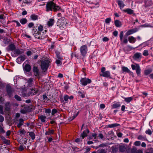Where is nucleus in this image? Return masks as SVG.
Segmentation results:
<instances>
[{"instance_id":"42","label":"nucleus","mask_w":153,"mask_h":153,"mask_svg":"<svg viewBox=\"0 0 153 153\" xmlns=\"http://www.w3.org/2000/svg\"><path fill=\"white\" fill-rule=\"evenodd\" d=\"M124 99L125 100L126 102L128 103L132 100L133 98L132 97H129L125 98Z\"/></svg>"},{"instance_id":"32","label":"nucleus","mask_w":153,"mask_h":153,"mask_svg":"<svg viewBox=\"0 0 153 153\" xmlns=\"http://www.w3.org/2000/svg\"><path fill=\"white\" fill-rule=\"evenodd\" d=\"M37 90L36 89H32L30 91V94L31 95H34L36 94Z\"/></svg>"},{"instance_id":"1","label":"nucleus","mask_w":153,"mask_h":153,"mask_svg":"<svg viewBox=\"0 0 153 153\" xmlns=\"http://www.w3.org/2000/svg\"><path fill=\"white\" fill-rule=\"evenodd\" d=\"M46 10L47 12L52 11L53 10L54 11L60 10L63 12L64 11V10L52 1L48 2L46 4Z\"/></svg>"},{"instance_id":"23","label":"nucleus","mask_w":153,"mask_h":153,"mask_svg":"<svg viewBox=\"0 0 153 153\" xmlns=\"http://www.w3.org/2000/svg\"><path fill=\"white\" fill-rule=\"evenodd\" d=\"M114 24L117 27H120L122 26L121 22L119 20H116L114 21Z\"/></svg>"},{"instance_id":"53","label":"nucleus","mask_w":153,"mask_h":153,"mask_svg":"<svg viewBox=\"0 0 153 153\" xmlns=\"http://www.w3.org/2000/svg\"><path fill=\"white\" fill-rule=\"evenodd\" d=\"M20 112L21 113L25 114L27 113V111L25 108L21 110Z\"/></svg>"},{"instance_id":"3","label":"nucleus","mask_w":153,"mask_h":153,"mask_svg":"<svg viewBox=\"0 0 153 153\" xmlns=\"http://www.w3.org/2000/svg\"><path fill=\"white\" fill-rule=\"evenodd\" d=\"M50 62L48 60H42L41 62V68L44 73L46 71L49 67Z\"/></svg>"},{"instance_id":"13","label":"nucleus","mask_w":153,"mask_h":153,"mask_svg":"<svg viewBox=\"0 0 153 153\" xmlns=\"http://www.w3.org/2000/svg\"><path fill=\"white\" fill-rule=\"evenodd\" d=\"M23 66L25 72H29L30 71L31 68L29 65L26 64L25 65H23Z\"/></svg>"},{"instance_id":"41","label":"nucleus","mask_w":153,"mask_h":153,"mask_svg":"<svg viewBox=\"0 0 153 153\" xmlns=\"http://www.w3.org/2000/svg\"><path fill=\"white\" fill-rule=\"evenodd\" d=\"M18 58H19L20 60L22 61V62L26 59V56L25 55H21Z\"/></svg>"},{"instance_id":"15","label":"nucleus","mask_w":153,"mask_h":153,"mask_svg":"<svg viewBox=\"0 0 153 153\" xmlns=\"http://www.w3.org/2000/svg\"><path fill=\"white\" fill-rule=\"evenodd\" d=\"M101 76H102L111 79V77L110 76V72L109 71H105V72H104L103 74H102Z\"/></svg>"},{"instance_id":"4","label":"nucleus","mask_w":153,"mask_h":153,"mask_svg":"<svg viewBox=\"0 0 153 153\" xmlns=\"http://www.w3.org/2000/svg\"><path fill=\"white\" fill-rule=\"evenodd\" d=\"M23 53V50L22 49L18 48L15 50L11 53V55L13 57H15L18 55L22 54Z\"/></svg>"},{"instance_id":"40","label":"nucleus","mask_w":153,"mask_h":153,"mask_svg":"<svg viewBox=\"0 0 153 153\" xmlns=\"http://www.w3.org/2000/svg\"><path fill=\"white\" fill-rule=\"evenodd\" d=\"M21 79V77L19 76H15L14 77V82L15 84H16L17 81Z\"/></svg>"},{"instance_id":"17","label":"nucleus","mask_w":153,"mask_h":153,"mask_svg":"<svg viewBox=\"0 0 153 153\" xmlns=\"http://www.w3.org/2000/svg\"><path fill=\"white\" fill-rule=\"evenodd\" d=\"M120 106L121 104L120 102H116L111 105V108L112 109H113L120 107Z\"/></svg>"},{"instance_id":"57","label":"nucleus","mask_w":153,"mask_h":153,"mask_svg":"<svg viewBox=\"0 0 153 153\" xmlns=\"http://www.w3.org/2000/svg\"><path fill=\"white\" fill-rule=\"evenodd\" d=\"M79 113V112H77V113L76 114H75V115H74L73 116L71 117V118L70 120H72L73 119H74L78 115Z\"/></svg>"},{"instance_id":"44","label":"nucleus","mask_w":153,"mask_h":153,"mask_svg":"<svg viewBox=\"0 0 153 153\" xmlns=\"http://www.w3.org/2000/svg\"><path fill=\"white\" fill-rule=\"evenodd\" d=\"M33 79L32 78H30L27 80V82L28 83L29 85H30L32 83Z\"/></svg>"},{"instance_id":"21","label":"nucleus","mask_w":153,"mask_h":153,"mask_svg":"<svg viewBox=\"0 0 153 153\" xmlns=\"http://www.w3.org/2000/svg\"><path fill=\"white\" fill-rule=\"evenodd\" d=\"M128 39L129 42L131 43H134L136 41V38L133 36L129 37Z\"/></svg>"},{"instance_id":"20","label":"nucleus","mask_w":153,"mask_h":153,"mask_svg":"<svg viewBox=\"0 0 153 153\" xmlns=\"http://www.w3.org/2000/svg\"><path fill=\"white\" fill-rule=\"evenodd\" d=\"M15 48V45L13 44H11L8 46L7 49V51H14Z\"/></svg>"},{"instance_id":"37","label":"nucleus","mask_w":153,"mask_h":153,"mask_svg":"<svg viewBox=\"0 0 153 153\" xmlns=\"http://www.w3.org/2000/svg\"><path fill=\"white\" fill-rule=\"evenodd\" d=\"M29 133V135L30 137L32 140H34L35 137V135L34 133L33 132H28Z\"/></svg>"},{"instance_id":"28","label":"nucleus","mask_w":153,"mask_h":153,"mask_svg":"<svg viewBox=\"0 0 153 153\" xmlns=\"http://www.w3.org/2000/svg\"><path fill=\"white\" fill-rule=\"evenodd\" d=\"M24 120L22 118L19 119V123L17 124V126L19 128H20L24 124Z\"/></svg>"},{"instance_id":"54","label":"nucleus","mask_w":153,"mask_h":153,"mask_svg":"<svg viewBox=\"0 0 153 153\" xmlns=\"http://www.w3.org/2000/svg\"><path fill=\"white\" fill-rule=\"evenodd\" d=\"M12 22H15L16 23L17 25V26L18 27H20L21 26V24L19 23V22H18V21H17L16 20H13Z\"/></svg>"},{"instance_id":"63","label":"nucleus","mask_w":153,"mask_h":153,"mask_svg":"<svg viewBox=\"0 0 153 153\" xmlns=\"http://www.w3.org/2000/svg\"><path fill=\"white\" fill-rule=\"evenodd\" d=\"M113 34L115 36H117L118 35L117 31L116 30L114 31L113 33Z\"/></svg>"},{"instance_id":"7","label":"nucleus","mask_w":153,"mask_h":153,"mask_svg":"<svg viewBox=\"0 0 153 153\" xmlns=\"http://www.w3.org/2000/svg\"><path fill=\"white\" fill-rule=\"evenodd\" d=\"M88 51L87 46L85 45L81 46L80 48V53L82 55L85 56L86 55Z\"/></svg>"},{"instance_id":"55","label":"nucleus","mask_w":153,"mask_h":153,"mask_svg":"<svg viewBox=\"0 0 153 153\" xmlns=\"http://www.w3.org/2000/svg\"><path fill=\"white\" fill-rule=\"evenodd\" d=\"M43 26L40 25L39 26H38V29L39 30V31H42L43 30Z\"/></svg>"},{"instance_id":"39","label":"nucleus","mask_w":153,"mask_h":153,"mask_svg":"<svg viewBox=\"0 0 153 153\" xmlns=\"http://www.w3.org/2000/svg\"><path fill=\"white\" fill-rule=\"evenodd\" d=\"M122 70L123 72L128 73L129 71L128 68L125 66H123L122 67Z\"/></svg>"},{"instance_id":"10","label":"nucleus","mask_w":153,"mask_h":153,"mask_svg":"<svg viewBox=\"0 0 153 153\" xmlns=\"http://www.w3.org/2000/svg\"><path fill=\"white\" fill-rule=\"evenodd\" d=\"M124 35V32L123 31H121L120 33L119 37L120 40L121 41H123L124 43L126 44L128 42V40L127 39L125 38L123 39V37Z\"/></svg>"},{"instance_id":"18","label":"nucleus","mask_w":153,"mask_h":153,"mask_svg":"<svg viewBox=\"0 0 153 153\" xmlns=\"http://www.w3.org/2000/svg\"><path fill=\"white\" fill-rule=\"evenodd\" d=\"M4 144H6L7 145H9L10 144V141L9 140H6L5 138L3 136H0Z\"/></svg>"},{"instance_id":"25","label":"nucleus","mask_w":153,"mask_h":153,"mask_svg":"<svg viewBox=\"0 0 153 153\" xmlns=\"http://www.w3.org/2000/svg\"><path fill=\"white\" fill-rule=\"evenodd\" d=\"M46 117L44 115H42L39 116V119L41 120V122L45 123L46 121Z\"/></svg>"},{"instance_id":"26","label":"nucleus","mask_w":153,"mask_h":153,"mask_svg":"<svg viewBox=\"0 0 153 153\" xmlns=\"http://www.w3.org/2000/svg\"><path fill=\"white\" fill-rule=\"evenodd\" d=\"M137 139L142 141H146L147 140L146 136H143L142 135H139L137 137Z\"/></svg>"},{"instance_id":"16","label":"nucleus","mask_w":153,"mask_h":153,"mask_svg":"<svg viewBox=\"0 0 153 153\" xmlns=\"http://www.w3.org/2000/svg\"><path fill=\"white\" fill-rule=\"evenodd\" d=\"M89 133V131L88 129H87L86 131H84L83 133L81 134L80 137H82V139H83L84 137L87 136V134Z\"/></svg>"},{"instance_id":"36","label":"nucleus","mask_w":153,"mask_h":153,"mask_svg":"<svg viewBox=\"0 0 153 153\" xmlns=\"http://www.w3.org/2000/svg\"><path fill=\"white\" fill-rule=\"evenodd\" d=\"M27 22V20L26 18H22L20 20V22L22 25L26 24Z\"/></svg>"},{"instance_id":"12","label":"nucleus","mask_w":153,"mask_h":153,"mask_svg":"<svg viewBox=\"0 0 153 153\" xmlns=\"http://www.w3.org/2000/svg\"><path fill=\"white\" fill-rule=\"evenodd\" d=\"M141 53H135L133 56V59L135 60H137L141 58Z\"/></svg>"},{"instance_id":"45","label":"nucleus","mask_w":153,"mask_h":153,"mask_svg":"<svg viewBox=\"0 0 153 153\" xmlns=\"http://www.w3.org/2000/svg\"><path fill=\"white\" fill-rule=\"evenodd\" d=\"M137 67L138 68L136 69V71L137 74L138 76H139L140 74L141 69L140 67H139V66Z\"/></svg>"},{"instance_id":"43","label":"nucleus","mask_w":153,"mask_h":153,"mask_svg":"<svg viewBox=\"0 0 153 153\" xmlns=\"http://www.w3.org/2000/svg\"><path fill=\"white\" fill-rule=\"evenodd\" d=\"M126 148L125 146H120L119 147V150L121 152H124L125 151Z\"/></svg>"},{"instance_id":"52","label":"nucleus","mask_w":153,"mask_h":153,"mask_svg":"<svg viewBox=\"0 0 153 153\" xmlns=\"http://www.w3.org/2000/svg\"><path fill=\"white\" fill-rule=\"evenodd\" d=\"M145 133L146 134H148L149 135H150L152 134V132L150 129H148L147 130H146L145 131Z\"/></svg>"},{"instance_id":"51","label":"nucleus","mask_w":153,"mask_h":153,"mask_svg":"<svg viewBox=\"0 0 153 153\" xmlns=\"http://www.w3.org/2000/svg\"><path fill=\"white\" fill-rule=\"evenodd\" d=\"M24 146L23 145H20L18 148V150L20 151H22L24 149Z\"/></svg>"},{"instance_id":"22","label":"nucleus","mask_w":153,"mask_h":153,"mask_svg":"<svg viewBox=\"0 0 153 153\" xmlns=\"http://www.w3.org/2000/svg\"><path fill=\"white\" fill-rule=\"evenodd\" d=\"M39 16L37 15L36 14H32L30 16L31 19L33 21H35L38 19Z\"/></svg>"},{"instance_id":"38","label":"nucleus","mask_w":153,"mask_h":153,"mask_svg":"<svg viewBox=\"0 0 153 153\" xmlns=\"http://www.w3.org/2000/svg\"><path fill=\"white\" fill-rule=\"evenodd\" d=\"M68 96H63L64 100L62 98L63 96H60V98L61 100V101L62 102H64V100L66 102H67L68 99Z\"/></svg>"},{"instance_id":"62","label":"nucleus","mask_w":153,"mask_h":153,"mask_svg":"<svg viewBox=\"0 0 153 153\" xmlns=\"http://www.w3.org/2000/svg\"><path fill=\"white\" fill-rule=\"evenodd\" d=\"M16 62L19 64H21L22 63V61L20 60L19 58H18L16 59Z\"/></svg>"},{"instance_id":"58","label":"nucleus","mask_w":153,"mask_h":153,"mask_svg":"<svg viewBox=\"0 0 153 153\" xmlns=\"http://www.w3.org/2000/svg\"><path fill=\"white\" fill-rule=\"evenodd\" d=\"M34 25V24L33 22H30L29 23L28 25V27L29 28H31Z\"/></svg>"},{"instance_id":"59","label":"nucleus","mask_w":153,"mask_h":153,"mask_svg":"<svg viewBox=\"0 0 153 153\" xmlns=\"http://www.w3.org/2000/svg\"><path fill=\"white\" fill-rule=\"evenodd\" d=\"M109 40V39L107 37H104L102 39V41L103 42H107Z\"/></svg>"},{"instance_id":"34","label":"nucleus","mask_w":153,"mask_h":153,"mask_svg":"<svg viewBox=\"0 0 153 153\" xmlns=\"http://www.w3.org/2000/svg\"><path fill=\"white\" fill-rule=\"evenodd\" d=\"M152 68L146 69L144 71V74L146 75H148L152 72Z\"/></svg>"},{"instance_id":"19","label":"nucleus","mask_w":153,"mask_h":153,"mask_svg":"<svg viewBox=\"0 0 153 153\" xmlns=\"http://www.w3.org/2000/svg\"><path fill=\"white\" fill-rule=\"evenodd\" d=\"M10 109V102H7L5 104V111H9Z\"/></svg>"},{"instance_id":"33","label":"nucleus","mask_w":153,"mask_h":153,"mask_svg":"<svg viewBox=\"0 0 153 153\" xmlns=\"http://www.w3.org/2000/svg\"><path fill=\"white\" fill-rule=\"evenodd\" d=\"M131 67L133 70H136L138 68L137 67H140L139 65L138 64H135V65L132 64L131 65Z\"/></svg>"},{"instance_id":"31","label":"nucleus","mask_w":153,"mask_h":153,"mask_svg":"<svg viewBox=\"0 0 153 153\" xmlns=\"http://www.w3.org/2000/svg\"><path fill=\"white\" fill-rule=\"evenodd\" d=\"M120 125L119 124L115 123L111 124L108 125L107 126V128H112L115 127H117L120 126Z\"/></svg>"},{"instance_id":"56","label":"nucleus","mask_w":153,"mask_h":153,"mask_svg":"<svg viewBox=\"0 0 153 153\" xmlns=\"http://www.w3.org/2000/svg\"><path fill=\"white\" fill-rule=\"evenodd\" d=\"M0 113L1 114H4L3 106L0 105Z\"/></svg>"},{"instance_id":"24","label":"nucleus","mask_w":153,"mask_h":153,"mask_svg":"<svg viewBox=\"0 0 153 153\" xmlns=\"http://www.w3.org/2000/svg\"><path fill=\"white\" fill-rule=\"evenodd\" d=\"M123 11L126 13H127L128 14H131L133 13L134 11L130 8H127L126 9H124Z\"/></svg>"},{"instance_id":"14","label":"nucleus","mask_w":153,"mask_h":153,"mask_svg":"<svg viewBox=\"0 0 153 153\" xmlns=\"http://www.w3.org/2000/svg\"><path fill=\"white\" fill-rule=\"evenodd\" d=\"M117 2L119 6L120 9L121 10L125 6V4L121 0H118L117 1Z\"/></svg>"},{"instance_id":"9","label":"nucleus","mask_w":153,"mask_h":153,"mask_svg":"<svg viewBox=\"0 0 153 153\" xmlns=\"http://www.w3.org/2000/svg\"><path fill=\"white\" fill-rule=\"evenodd\" d=\"M138 30V29L137 28H134L130 29L127 31L126 35L127 36H129L137 32Z\"/></svg>"},{"instance_id":"35","label":"nucleus","mask_w":153,"mask_h":153,"mask_svg":"<svg viewBox=\"0 0 153 153\" xmlns=\"http://www.w3.org/2000/svg\"><path fill=\"white\" fill-rule=\"evenodd\" d=\"M98 153H108L107 149H101L97 150Z\"/></svg>"},{"instance_id":"27","label":"nucleus","mask_w":153,"mask_h":153,"mask_svg":"<svg viewBox=\"0 0 153 153\" xmlns=\"http://www.w3.org/2000/svg\"><path fill=\"white\" fill-rule=\"evenodd\" d=\"M33 35L36 38H37L39 39H42V36L41 35L40 32L38 31L36 33H34Z\"/></svg>"},{"instance_id":"29","label":"nucleus","mask_w":153,"mask_h":153,"mask_svg":"<svg viewBox=\"0 0 153 153\" xmlns=\"http://www.w3.org/2000/svg\"><path fill=\"white\" fill-rule=\"evenodd\" d=\"M54 131L53 129L50 130L49 129L47 131L45 134L46 135H50L51 134H54Z\"/></svg>"},{"instance_id":"6","label":"nucleus","mask_w":153,"mask_h":153,"mask_svg":"<svg viewBox=\"0 0 153 153\" xmlns=\"http://www.w3.org/2000/svg\"><path fill=\"white\" fill-rule=\"evenodd\" d=\"M6 89L8 96H10L15 92L14 88L8 84L6 85Z\"/></svg>"},{"instance_id":"8","label":"nucleus","mask_w":153,"mask_h":153,"mask_svg":"<svg viewBox=\"0 0 153 153\" xmlns=\"http://www.w3.org/2000/svg\"><path fill=\"white\" fill-rule=\"evenodd\" d=\"M33 72L34 76L37 77L39 78H40V73L39 70L38 69L37 67L35 66L33 67Z\"/></svg>"},{"instance_id":"30","label":"nucleus","mask_w":153,"mask_h":153,"mask_svg":"<svg viewBox=\"0 0 153 153\" xmlns=\"http://www.w3.org/2000/svg\"><path fill=\"white\" fill-rule=\"evenodd\" d=\"M140 27H153V26L151 24L146 23L141 25Z\"/></svg>"},{"instance_id":"60","label":"nucleus","mask_w":153,"mask_h":153,"mask_svg":"<svg viewBox=\"0 0 153 153\" xmlns=\"http://www.w3.org/2000/svg\"><path fill=\"white\" fill-rule=\"evenodd\" d=\"M32 53V52L30 51H27L26 52V54L27 56H30Z\"/></svg>"},{"instance_id":"64","label":"nucleus","mask_w":153,"mask_h":153,"mask_svg":"<svg viewBox=\"0 0 153 153\" xmlns=\"http://www.w3.org/2000/svg\"><path fill=\"white\" fill-rule=\"evenodd\" d=\"M117 136L119 137H121L122 136L123 134L121 132H119L117 134Z\"/></svg>"},{"instance_id":"5","label":"nucleus","mask_w":153,"mask_h":153,"mask_svg":"<svg viewBox=\"0 0 153 153\" xmlns=\"http://www.w3.org/2000/svg\"><path fill=\"white\" fill-rule=\"evenodd\" d=\"M81 84L83 86H85L88 84L91 83V80L89 78L86 77L81 78L80 80Z\"/></svg>"},{"instance_id":"48","label":"nucleus","mask_w":153,"mask_h":153,"mask_svg":"<svg viewBox=\"0 0 153 153\" xmlns=\"http://www.w3.org/2000/svg\"><path fill=\"white\" fill-rule=\"evenodd\" d=\"M57 110L55 108H53L51 114L53 116H54L55 114L57 112Z\"/></svg>"},{"instance_id":"2","label":"nucleus","mask_w":153,"mask_h":153,"mask_svg":"<svg viewBox=\"0 0 153 153\" xmlns=\"http://www.w3.org/2000/svg\"><path fill=\"white\" fill-rule=\"evenodd\" d=\"M67 24V20L64 17H62L58 19L57 22V26L61 29L64 28Z\"/></svg>"},{"instance_id":"61","label":"nucleus","mask_w":153,"mask_h":153,"mask_svg":"<svg viewBox=\"0 0 153 153\" xmlns=\"http://www.w3.org/2000/svg\"><path fill=\"white\" fill-rule=\"evenodd\" d=\"M45 112L47 113L50 114L51 113V110L49 108L46 109L45 111Z\"/></svg>"},{"instance_id":"11","label":"nucleus","mask_w":153,"mask_h":153,"mask_svg":"<svg viewBox=\"0 0 153 153\" xmlns=\"http://www.w3.org/2000/svg\"><path fill=\"white\" fill-rule=\"evenodd\" d=\"M55 21L54 19L53 18L50 19L48 21L47 25L48 27H51L53 25Z\"/></svg>"},{"instance_id":"46","label":"nucleus","mask_w":153,"mask_h":153,"mask_svg":"<svg viewBox=\"0 0 153 153\" xmlns=\"http://www.w3.org/2000/svg\"><path fill=\"white\" fill-rule=\"evenodd\" d=\"M141 142L140 141H137L134 142V145L136 146H140Z\"/></svg>"},{"instance_id":"47","label":"nucleus","mask_w":153,"mask_h":153,"mask_svg":"<svg viewBox=\"0 0 153 153\" xmlns=\"http://www.w3.org/2000/svg\"><path fill=\"white\" fill-rule=\"evenodd\" d=\"M143 54L145 56H147L149 55L148 51L147 50H145L144 51Z\"/></svg>"},{"instance_id":"49","label":"nucleus","mask_w":153,"mask_h":153,"mask_svg":"<svg viewBox=\"0 0 153 153\" xmlns=\"http://www.w3.org/2000/svg\"><path fill=\"white\" fill-rule=\"evenodd\" d=\"M111 21V19L110 18H106L105 20V22L106 24H109Z\"/></svg>"},{"instance_id":"50","label":"nucleus","mask_w":153,"mask_h":153,"mask_svg":"<svg viewBox=\"0 0 153 153\" xmlns=\"http://www.w3.org/2000/svg\"><path fill=\"white\" fill-rule=\"evenodd\" d=\"M61 60L60 59H56V63L57 64L58 66L61 65L62 63L61 62Z\"/></svg>"}]
</instances>
